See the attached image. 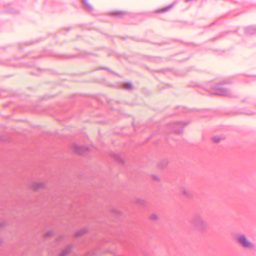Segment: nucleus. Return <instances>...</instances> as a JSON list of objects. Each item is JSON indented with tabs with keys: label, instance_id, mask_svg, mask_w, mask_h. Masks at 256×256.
<instances>
[{
	"label": "nucleus",
	"instance_id": "obj_8",
	"mask_svg": "<svg viewBox=\"0 0 256 256\" xmlns=\"http://www.w3.org/2000/svg\"><path fill=\"white\" fill-rule=\"evenodd\" d=\"M126 86L127 88H130V86H128L127 87V85H126Z\"/></svg>",
	"mask_w": 256,
	"mask_h": 256
},
{
	"label": "nucleus",
	"instance_id": "obj_3",
	"mask_svg": "<svg viewBox=\"0 0 256 256\" xmlns=\"http://www.w3.org/2000/svg\"><path fill=\"white\" fill-rule=\"evenodd\" d=\"M46 187V184L44 182H35L32 184L30 188L34 191H38L43 190Z\"/></svg>",
	"mask_w": 256,
	"mask_h": 256
},
{
	"label": "nucleus",
	"instance_id": "obj_6",
	"mask_svg": "<svg viewBox=\"0 0 256 256\" xmlns=\"http://www.w3.org/2000/svg\"><path fill=\"white\" fill-rule=\"evenodd\" d=\"M182 193L184 195H185L186 196H189V192L188 191H186V190H184L182 191Z\"/></svg>",
	"mask_w": 256,
	"mask_h": 256
},
{
	"label": "nucleus",
	"instance_id": "obj_10",
	"mask_svg": "<svg viewBox=\"0 0 256 256\" xmlns=\"http://www.w3.org/2000/svg\"><path fill=\"white\" fill-rule=\"evenodd\" d=\"M2 227V226L1 224H0V228Z\"/></svg>",
	"mask_w": 256,
	"mask_h": 256
},
{
	"label": "nucleus",
	"instance_id": "obj_2",
	"mask_svg": "<svg viewBox=\"0 0 256 256\" xmlns=\"http://www.w3.org/2000/svg\"><path fill=\"white\" fill-rule=\"evenodd\" d=\"M193 224L194 226L199 230H204L207 228L206 222L200 218L194 219Z\"/></svg>",
	"mask_w": 256,
	"mask_h": 256
},
{
	"label": "nucleus",
	"instance_id": "obj_1",
	"mask_svg": "<svg viewBox=\"0 0 256 256\" xmlns=\"http://www.w3.org/2000/svg\"><path fill=\"white\" fill-rule=\"evenodd\" d=\"M236 240L238 243L245 249L250 250L254 248V244L244 234H240L237 236L236 237Z\"/></svg>",
	"mask_w": 256,
	"mask_h": 256
},
{
	"label": "nucleus",
	"instance_id": "obj_9",
	"mask_svg": "<svg viewBox=\"0 0 256 256\" xmlns=\"http://www.w3.org/2000/svg\"><path fill=\"white\" fill-rule=\"evenodd\" d=\"M2 244V242L1 240H0V246H1Z\"/></svg>",
	"mask_w": 256,
	"mask_h": 256
},
{
	"label": "nucleus",
	"instance_id": "obj_5",
	"mask_svg": "<svg viewBox=\"0 0 256 256\" xmlns=\"http://www.w3.org/2000/svg\"><path fill=\"white\" fill-rule=\"evenodd\" d=\"M150 219L152 221H157L159 220V216L156 214H152L150 216Z\"/></svg>",
	"mask_w": 256,
	"mask_h": 256
},
{
	"label": "nucleus",
	"instance_id": "obj_7",
	"mask_svg": "<svg viewBox=\"0 0 256 256\" xmlns=\"http://www.w3.org/2000/svg\"><path fill=\"white\" fill-rule=\"evenodd\" d=\"M178 134H182V132L180 131V132H176Z\"/></svg>",
	"mask_w": 256,
	"mask_h": 256
},
{
	"label": "nucleus",
	"instance_id": "obj_4",
	"mask_svg": "<svg viewBox=\"0 0 256 256\" xmlns=\"http://www.w3.org/2000/svg\"><path fill=\"white\" fill-rule=\"evenodd\" d=\"M72 149L74 152L79 154H82L86 151V148L84 147L76 144L73 145Z\"/></svg>",
	"mask_w": 256,
	"mask_h": 256
}]
</instances>
